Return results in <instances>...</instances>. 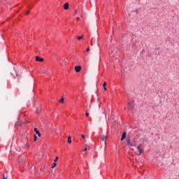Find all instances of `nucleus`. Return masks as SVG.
I'll return each mask as SVG.
<instances>
[{
  "mask_svg": "<svg viewBox=\"0 0 179 179\" xmlns=\"http://www.w3.org/2000/svg\"><path fill=\"white\" fill-rule=\"evenodd\" d=\"M127 138V131H123L120 141H124Z\"/></svg>",
  "mask_w": 179,
  "mask_h": 179,
  "instance_id": "obj_5",
  "label": "nucleus"
},
{
  "mask_svg": "<svg viewBox=\"0 0 179 179\" xmlns=\"http://www.w3.org/2000/svg\"><path fill=\"white\" fill-rule=\"evenodd\" d=\"M81 138H83V139H85V134H82Z\"/></svg>",
  "mask_w": 179,
  "mask_h": 179,
  "instance_id": "obj_18",
  "label": "nucleus"
},
{
  "mask_svg": "<svg viewBox=\"0 0 179 179\" xmlns=\"http://www.w3.org/2000/svg\"><path fill=\"white\" fill-rule=\"evenodd\" d=\"M82 38H83V35L77 37V40H82Z\"/></svg>",
  "mask_w": 179,
  "mask_h": 179,
  "instance_id": "obj_15",
  "label": "nucleus"
},
{
  "mask_svg": "<svg viewBox=\"0 0 179 179\" xmlns=\"http://www.w3.org/2000/svg\"><path fill=\"white\" fill-rule=\"evenodd\" d=\"M64 9H65V10H68V9H69V3H64Z\"/></svg>",
  "mask_w": 179,
  "mask_h": 179,
  "instance_id": "obj_8",
  "label": "nucleus"
},
{
  "mask_svg": "<svg viewBox=\"0 0 179 179\" xmlns=\"http://www.w3.org/2000/svg\"><path fill=\"white\" fill-rule=\"evenodd\" d=\"M72 137H71V136H69V137H68V141H67V142H68V143H72Z\"/></svg>",
  "mask_w": 179,
  "mask_h": 179,
  "instance_id": "obj_10",
  "label": "nucleus"
},
{
  "mask_svg": "<svg viewBox=\"0 0 179 179\" xmlns=\"http://www.w3.org/2000/svg\"><path fill=\"white\" fill-rule=\"evenodd\" d=\"M75 71H76V72H80V71H82V66H75Z\"/></svg>",
  "mask_w": 179,
  "mask_h": 179,
  "instance_id": "obj_6",
  "label": "nucleus"
},
{
  "mask_svg": "<svg viewBox=\"0 0 179 179\" xmlns=\"http://www.w3.org/2000/svg\"><path fill=\"white\" fill-rule=\"evenodd\" d=\"M17 75V76H19V75H17V74H16Z\"/></svg>",
  "mask_w": 179,
  "mask_h": 179,
  "instance_id": "obj_27",
  "label": "nucleus"
},
{
  "mask_svg": "<svg viewBox=\"0 0 179 179\" xmlns=\"http://www.w3.org/2000/svg\"><path fill=\"white\" fill-rule=\"evenodd\" d=\"M127 108L129 110H134L135 108V101L132 100L127 103Z\"/></svg>",
  "mask_w": 179,
  "mask_h": 179,
  "instance_id": "obj_2",
  "label": "nucleus"
},
{
  "mask_svg": "<svg viewBox=\"0 0 179 179\" xmlns=\"http://www.w3.org/2000/svg\"><path fill=\"white\" fill-rule=\"evenodd\" d=\"M106 86H107V83L104 82L103 84V87H106Z\"/></svg>",
  "mask_w": 179,
  "mask_h": 179,
  "instance_id": "obj_17",
  "label": "nucleus"
},
{
  "mask_svg": "<svg viewBox=\"0 0 179 179\" xmlns=\"http://www.w3.org/2000/svg\"><path fill=\"white\" fill-rule=\"evenodd\" d=\"M34 142L37 141V136L36 134L34 135Z\"/></svg>",
  "mask_w": 179,
  "mask_h": 179,
  "instance_id": "obj_14",
  "label": "nucleus"
},
{
  "mask_svg": "<svg viewBox=\"0 0 179 179\" xmlns=\"http://www.w3.org/2000/svg\"><path fill=\"white\" fill-rule=\"evenodd\" d=\"M134 12H136V15H138V9H136Z\"/></svg>",
  "mask_w": 179,
  "mask_h": 179,
  "instance_id": "obj_19",
  "label": "nucleus"
},
{
  "mask_svg": "<svg viewBox=\"0 0 179 179\" xmlns=\"http://www.w3.org/2000/svg\"><path fill=\"white\" fill-rule=\"evenodd\" d=\"M101 140H102V141H105V143H106V141H107V136L103 135V136H101Z\"/></svg>",
  "mask_w": 179,
  "mask_h": 179,
  "instance_id": "obj_9",
  "label": "nucleus"
},
{
  "mask_svg": "<svg viewBox=\"0 0 179 179\" xmlns=\"http://www.w3.org/2000/svg\"><path fill=\"white\" fill-rule=\"evenodd\" d=\"M36 61L37 62H43L44 61V59L43 57H40V56H36Z\"/></svg>",
  "mask_w": 179,
  "mask_h": 179,
  "instance_id": "obj_4",
  "label": "nucleus"
},
{
  "mask_svg": "<svg viewBox=\"0 0 179 179\" xmlns=\"http://www.w3.org/2000/svg\"><path fill=\"white\" fill-rule=\"evenodd\" d=\"M20 160H22V156H20L19 158H18V162L20 164H23L22 163V162H20Z\"/></svg>",
  "mask_w": 179,
  "mask_h": 179,
  "instance_id": "obj_11",
  "label": "nucleus"
},
{
  "mask_svg": "<svg viewBox=\"0 0 179 179\" xmlns=\"http://www.w3.org/2000/svg\"><path fill=\"white\" fill-rule=\"evenodd\" d=\"M29 13H30V11H27L26 12V15H29Z\"/></svg>",
  "mask_w": 179,
  "mask_h": 179,
  "instance_id": "obj_24",
  "label": "nucleus"
},
{
  "mask_svg": "<svg viewBox=\"0 0 179 179\" xmlns=\"http://www.w3.org/2000/svg\"><path fill=\"white\" fill-rule=\"evenodd\" d=\"M103 90H105V92H107V87H103Z\"/></svg>",
  "mask_w": 179,
  "mask_h": 179,
  "instance_id": "obj_21",
  "label": "nucleus"
},
{
  "mask_svg": "<svg viewBox=\"0 0 179 179\" xmlns=\"http://www.w3.org/2000/svg\"><path fill=\"white\" fill-rule=\"evenodd\" d=\"M127 146H130L131 148L132 147H136V140L135 138H134L131 141V136H128L127 137Z\"/></svg>",
  "mask_w": 179,
  "mask_h": 179,
  "instance_id": "obj_1",
  "label": "nucleus"
},
{
  "mask_svg": "<svg viewBox=\"0 0 179 179\" xmlns=\"http://www.w3.org/2000/svg\"><path fill=\"white\" fill-rule=\"evenodd\" d=\"M76 13H78V11L76 10L73 15H76Z\"/></svg>",
  "mask_w": 179,
  "mask_h": 179,
  "instance_id": "obj_25",
  "label": "nucleus"
},
{
  "mask_svg": "<svg viewBox=\"0 0 179 179\" xmlns=\"http://www.w3.org/2000/svg\"><path fill=\"white\" fill-rule=\"evenodd\" d=\"M64 97H62L59 101V103H61L62 104L64 103Z\"/></svg>",
  "mask_w": 179,
  "mask_h": 179,
  "instance_id": "obj_13",
  "label": "nucleus"
},
{
  "mask_svg": "<svg viewBox=\"0 0 179 179\" xmlns=\"http://www.w3.org/2000/svg\"><path fill=\"white\" fill-rule=\"evenodd\" d=\"M56 166H57V162H55V163H53V164L52 165L51 169H54V168L56 167Z\"/></svg>",
  "mask_w": 179,
  "mask_h": 179,
  "instance_id": "obj_12",
  "label": "nucleus"
},
{
  "mask_svg": "<svg viewBox=\"0 0 179 179\" xmlns=\"http://www.w3.org/2000/svg\"><path fill=\"white\" fill-rule=\"evenodd\" d=\"M86 117H89V113H85Z\"/></svg>",
  "mask_w": 179,
  "mask_h": 179,
  "instance_id": "obj_22",
  "label": "nucleus"
},
{
  "mask_svg": "<svg viewBox=\"0 0 179 179\" xmlns=\"http://www.w3.org/2000/svg\"><path fill=\"white\" fill-rule=\"evenodd\" d=\"M58 159H59L58 157H55V160H54L55 163H57V162H58Z\"/></svg>",
  "mask_w": 179,
  "mask_h": 179,
  "instance_id": "obj_16",
  "label": "nucleus"
},
{
  "mask_svg": "<svg viewBox=\"0 0 179 179\" xmlns=\"http://www.w3.org/2000/svg\"><path fill=\"white\" fill-rule=\"evenodd\" d=\"M142 146V144H140L138 147H137V150L139 152V155H142V153H143V149L141 148Z\"/></svg>",
  "mask_w": 179,
  "mask_h": 179,
  "instance_id": "obj_3",
  "label": "nucleus"
},
{
  "mask_svg": "<svg viewBox=\"0 0 179 179\" xmlns=\"http://www.w3.org/2000/svg\"><path fill=\"white\" fill-rule=\"evenodd\" d=\"M87 150V148H85L83 150V152H86Z\"/></svg>",
  "mask_w": 179,
  "mask_h": 179,
  "instance_id": "obj_23",
  "label": "nucleus"
},
{
  "mask_svg": "<svg viewBox=\"0 0 179 179\" xmlns=\"http://www.w3.org/2000/svg\"><path fill=\"white\" fill-rule=\"evenodd\" d=\"M86 51H87V52L90 51V48H87L86 49Z\"/></svg>",
  "mask_w": 179,
  "mask_h": 179,
  "instance_id": "obj_20",
  "label": "nucleus"
},
{
  "mask_svg": "<svg viewBox=\"0 0 179 179\" xmlns=\"http://www.w3.org/2000/svg\"><path fill=\"white\" fill-rule=\"evenodd\" d=\"M80 17H78L77 18H76V20H80Z\"/></svg>",
  "mask_w": 179,
  "mask_h": 179,
  "instance_id": "obj_26",
  "label": "nucleus"
},
{
  "mask_svg": "<svg viewBox=\"0 0 179 179\" xmlns=\"http://www.w3.org/2000/svg\"><path fill=\"white\" fill-rule=\"evenodd\" d=\"M34 131L35 132V134H36V135H38V136H41V133H40V131H38V129H37V128H34Z\"/></svg>",
  "mask_w": 179,
  "mask_h": 179,
  "instance_id": "obj_7",
  "label": "nucleus"
}]
</instances>
